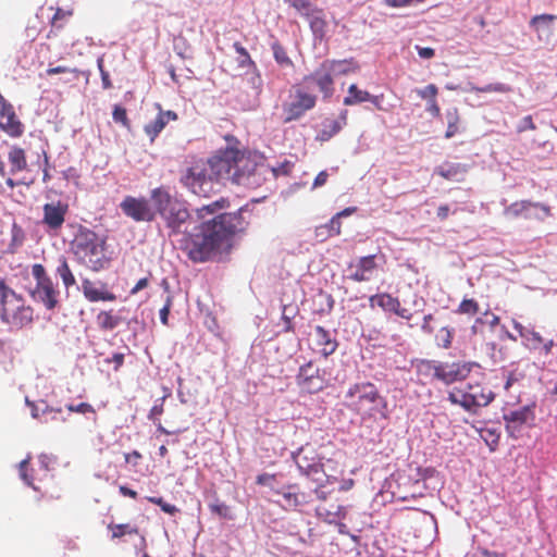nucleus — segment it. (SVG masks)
<instances>
[{"instance_id":"1","label":"nucleus","mask_w":557,"mask_h":557,"mask_svg":"<svg viewBox=\"0 0 557 557\" xmlns=\"http://www.w3.org/2000/svg\"><path fill=\"white\" fill-rule=\"evenodd\" d=\"M150 201L154 220L160 219L169 236L183 235L181 249L197 263L228 253L234 236L245 232L249 224L246 208L219 213L228 205L226 199L220 198L193 210L183 195L168 185L152 188Z\"/></svg>"},{"instance_id":"2","label":"nucleus","mask_w":557,"mask_h":557,"mask_svg":"<svg viewBox=\"0 0 557 557\" xmlns=\"http://www.w3.org/2000/svg\"><path fill=\"white\" fill-rule=\"evenodd\" d=\"M292 165L290 161L285 160L273 166L258 152L244 156L238 149L227 148L182 171L178 182L191 194L209 197L220 190L222 181L256 188L267 181L268 175L273 178L287 175Z\"/></svg>"},{"instance_id":"3","label":"nucleus","mask_w":557,"mask_h":557,"mask_svg":"<svg viewBox=\"0 0 557 557\" xmlns=\"http://www.w3.org/2000/svg\"><path fill=\"white\" fill-rule=\"evenodd\" d=\"M70 251L76 261L94 272L110 267L111 258L107 256L106 238L92 230L79 225L70 243Z\"/></svg>"},{"instance_id":"4","label":"nucleus","mask_w":557,"mask_h":557,"mask_svg":"<svg viewBox=\"0 0 557 557\" xmlns=\"http://www.w3.org/2000/svg\"><path fill=\"white\" fill-rule=\"evenodd\" d=\"M347 404L352 407L361 418H387L383 412L386 404L372 383H360L351 386L345 396Z\"/></svg>"},{"instance_id":"5","label":"nucleus","mask_w":557,"mask_h":557,"mask_svg":"<svg viewBox=\"0 0 557 557\" xmlns=\"http://www.w3.org/2000/svg\"><path fill=\"white\" fill-rule=\"evenodd\" d=\"M317 96L307 92L304 88H296L290 100L283 103L284 122L299 120L307 111L314 108Z\"/></svg>"},{"instance_id":"6","label":"nucleus","mask_w":557,"mask_h":557,"mask_svg":"<svg viewBox=\"0 0 557 557\" xmlns=\"http://www.w3.org/2000/svg\"><path fill=\"white\" fill-rule=\"evenodd\" d=\"M122 212L136 222H152L154 221V208L150 198L145 197L136 198L126 196L120 203Z\"/></svg>"},{"instance_id":"7","label":"nucleus","mask_w":557,"mask_h":557,"mask_svg":"<svg viewBox=\"0 0 557 557\" xmlns=\"http://www.w3.org/2000/svg\"><path fill=\"white\" fill-rule=\"evenodd\" d=\"M325 371L315 367L312 361L302 364L296 375L298 386L310 394L322 391L326 381L324 377Z\"/></svg>"},{"instance_id":"8","label":"nucleus","mask_w":557,"mask_h":557,"mask_svg":"<svg viewBox=\"0 0 557 557\" xmlns=\"http://www.w3.org/2000/svg\"><path fill=\"white\" fill-rule=\"evenodd\" d=\"M509 218H523L527 220L544 221L550 215V209L544 203L522 200L511 203L505 209Z\"/></svg>"},{"instance_id":"9","label":"nucleus","mask_w":557,"mask_h":557,"mask_svg":"<svg viewBox=\"0 0 557 557\" xmlns=\"http://www.w3.org/2000/svg\"><path fill=\"white\" fill-rule=\"evenodd\" d=\"M473 368H480L476 362H440V371L436 372V380L446 385L465 380Z\"/></svg>"},{"instance_id":"10","label":"nucleus","mask_w":557,"mask_h":557,"mask_svg":"<svg viewBox=\"0 0 557 557\" xmlns=\"http://www.w3.org/2000/svg\"><path fill=\"white\" fill-rule=\"evenodd\" d=\"M313 83L317 85L320 92L323 95V99H330L334 94V76L330 72L325 63L322 62L320 65L309 75L302 78V84L308 88Z\"/></svg>"},{"instance_id":"11","label":"nucleus","mask_w":557,"mask_h":557,"mask_svg":"<svg viewBox=\"0 0 557 557\" xmlns=\"http://www.w3.org/2000/svg\"><path fill=\"white\" fill-rule=\"evenodd\" d=\"M473 428L476 430L479 435L488 446L491 451H495L500 434H502V423L499 420H476V424H473Z\"/></svg>"},{"instance_id":"12","label":"nucleus","mask_w":557,"mask_h":557,"mask_svg":"<svg viewBox=\"0 0 557 557\" xmlns=\"http://www.w3.org/2000/svg\"><path fill=\"white\" fill-rule=\"evenodd\" d=\"M24 306L23 299L0 280V319L2 322Z\"/></svg>"},{"instance_id":"13","label":"nucleus","mask_w":557,"mask_h":557,"mask_svg":"<svg viewBox=\"0 0 557 557\" xmlns=\"http://www.w3.org/2000/svg\"><path fill=\"white\" fill-rule=\"evenodd\" d=\"M317 516L327 523H337L346 517V507L337 498L330 497L329 502H321L315 507Z\"/></svg>"},{"instance_id":"14","label":"nucleus","mask_w":557,"mask_h":557,"mask_svg":"<svg viewBox=\"0 0 557 557\" xmlns=\"http://www.w3.org/2000/svg\"><path fill=\"white\" fill-rule=\"evenodd\" d=\"M370 302L371 306L376 304L384 311L395 313L403 319L410 320L412 318V313L408 309L400 306L398 298L393 297L387 293L371 296Z\"/></svg>"},{"instance_id":"15","label":"nucleus","mask_w":557,"mask_h":557,"mask_svg":"<svg viewBox=\"0 0 557 557\" xmlns=\"http://www.w3.org/2000/svg\"><path fill=\"white\" fill-rule=\"evenodd\" d=\"M67 209V205L62 203L61 201H58L57 203H46L42 208V223L50 230H59L65 221Z\"/></svg>"},{"instance_id":"16","label":"nucleus","mask_w":557,"mask_h":557,"mask_svg":"<svg viewBox=\"0 0 557 557\" xmlns=\"http://www.w3.org/2000/svg\"><path fill=\"white\" fill-rule=\"evenodd\" d=\"M58 290H55L51 281L37 284L32 292V296L36 301L41 302L48 310H53L58 305Z\"/></svg>"},{"instance_id":"17","label":"nucleus","mask_w":557,"mask_h":557,"mask_svg":"<svg viewBox=\"0 0 557 557\" xmlns=\"http://www.w3.org/2000/svg\"><path fill=\"white\" fill-rule=\"evenodd\" d=\"M177 120L176 112L172 110L163 111L159 110L157 116L147 123L144 127L145 133L149 136L150 141H153L158 135L164 129L170 121Z\"/></svg>"},{"instance_id":"18","label":"nucleus","mask_w":557,"mask_h":557,"mask_svg":"<svg viewBox=\"0 0 557 557\" xmlns=\"http://www.w3.org/2000/svg\"><path fill=\"white\" fill-rule=\"evenodd\" d=\"M556 20L557 16L552 14L535 15L530 21V27L537 34L541 41H548Z\"/></svg>"},{"instance_id":"19","label":"nucleus","mask_w":557,"mask_h":557,"mask_svg":"<svg viewBox=\"0 0 557 557\" xmlns=\"http://www.w3.org/2000/svg\"><path fill=\"white\" fill-rule=\"evenodd\" d=\"M0 127L12 137L23 134L24 126L16 119L12 104L0 110Z\"/></svg>"},{"instance_id":"20","label":"nucleus","mask_w":557,"mask_h":557,"mask_svg":"<svg viewBox=\"0 0 557 557\" xmlns=\"http://www.w3.org/2000/svg\"><path fill=\"white\" fill-rule=\"evenodd\" d=\"M355 268L356 270L349 275V278L355 282L369 281L371 278L372 272L376 268L375 256L370 255L361 257Z\"/></svg>"},{"instance_id":"21","label":"nucleus","mask_w":557,"mask_h":557,"mask_svg":"<svg viewBox=\"0 0 557 557\" xmlns=\"http://www.w3.org/2000/svg\"><path fill=\"white\" fill-rule=\"evenodd\" d=\"M468 166L459 162H444L435 169V173L446 180L460 182L465 177Z\"/></svg>"},{"instance_id":"22","label":"nucleus","mask_w":557,"mask_h":557,"mask_svg":"<svg viewBox=\"0 0 557 557\" xmlns=\"http://www.w3.org/2000/svg\"><path fill=\"white\" fill-rule=\"evenodd\" d=\"M81 288H82L84 296L89 301H92V302L100 301V300L113 301L116 299V296L113 293L96 288L94 283L91 281H89L88 278H84L82 281Z\"/></svg>"},{"instance_id":"23","label":"nucleus","mask_w":557,"mask_h":557,"mask_svg":"<svg viewBox=\"0 0 557 557\" xmlns=\"http://www.w3.org/2000/svg\"><path fill=\"white\" fill-rule=\"evenodd\" d=\"M323 62L334 77L347 75L359 70L358 63L352 58L344 60L326 59Z\"/></svg>"},{"instance_id":"24","label":"nucleus","mask_w":557,"mask_h":557,"mask_svg":"<svg viewBox=\"0 0 557 557\" xmlns=\"http://www.w3.org/2000/svg\"><path fill=\"white\" fill-rule=\"evenodd\" d=\"M411 364L419 376L436 380V372L440 371V362L428 359H413Z\"/></svg>"},{"instance_id":"25","label":"nucleus","mask_w":557,"mask_h":557,"mask_svg":"<svg viewBox=\"0 0 557 557\" xmlns=\"http://www.w3.org/2000/svg\"><path fill=\"white\" fill-rule=\"evenodd\" d=\"M25 403L30 409V416L32 418H40V416L44 414H50V413H64V410L62 407H52L47 404L46 400L39 399L37 401H30L28 397H25Z\"/></svg>"},{"instance_id":"26","label":"nucleus","mask_w":557,"mask_h":557,"mask_svg":"<svg viewBox=\"0 0 557 557\" xmlns=\"http://www.w3.org/2000/svg\"><path fill=\"white\" fill-rule=\"evenodd\" d=\"M33 321V310L23 306L16 312L11 314L3 323L9 324L12 329H22Z\"/></svg>"},{"instance_id":"27","label":"nucleus","mask_w":557,"mask_h":557,"mask_svg":"<svg viewBox=\"0 0 557 557\" xmlns=\"http://www.w3.org/2000/svg\"><path fill=\"white\" fill-rule=\"evenodd\" d=\"M348 95L344 98L343 103L345 106H355L361 102L368 101L371 98V94L366 90L359 89L356 84L348 87Z\"/></svg>"},{"instance_id":"28","label":"nucleus","mask_w":557,"mask_h":557,"mask_svg":"<svg viewBox=\"0 0 557 557\" xmlns=\"http://www.w3.org/2000/svg\"><path fill=\"white\" fill-rule=\"evenodd\" d=\"M445 120L447 123L445 138L450 139L459 132L458 124L460 119L457 108L447 109L445 111Z\"/></svg>"},{"instance_id":"29","label":"nucleus","mask_w":557,"mask_h":557,"mask_svg":"<svg viewBox=\"0 0 557 557\" xmlns=\"http://www.w3.org/2000/svg\"><path fill=\"white\" fill-rule=\"evenodd\" d=\"M271 49H272L273 58H274L275 62L281 67H293L294 66V63H293L292 59L287 55L285 48L277 40H273L271 42Z\"/></svg>"},{"instance_id":"30","label":"nucleus","mask_w":557,"mask_h":557,"mask_svg":"<svg viewBox=\"0 0 557 557\" xmlns=\"http://www.w3.org/2000/svg\"><path fill=\"white\" fill-rule=\"evenodd\" d=\"M9 161L11 163V172L15 173L26 169V159L24 150L18 147L11 148L9 152Z\"/></svg>"},{"instance_id":"31","label":"nucleus","mask_w":557,"mask_h":557,"mask_svg":"<svg viewBox=\"0 0 557 557\" xmlns=\"http://www.w3.org/2000/svg\"><path fill=\"white\" fill-rule=\"evenodd\" d=\"M57 274L61 277L64 286L70 288L76 284L75 277L70 269V265L64 257L59 259V264L55 270Z\"/></svg>"},{"instance_id":"32","label":"nucleus","mask_w":557,"mask_h":557,"mask_svg":"<svg viewBox=\"0 0 557 557\" xmlns=\"http://www.w3.org/2000/svg\"><path fill=\"white\" fill-rule=\"evenodd\" d=\"M299 309L295 305H284L282 310V321L284 322L283 332H295L293 319L298 314Z\"/></svg>"},{"instance_id":"33","label":"nucleus","mask_w":557,"mask_h":557,"mask_svg":"<svg viewBox=\"0 0 557 557\" xmlns=\"http://www.w3.org/2000/svg\"><path fill=\"white\" fill-rule=\"evenodd\" d=\"M320 13L319 10H315L308 16L310 28L315 38H322L325 34L326 23Z\"/></svg>"},{"instance_id":"34","label":"nucleus","mask_w":557,"mask_h":557,"mask_svg":"<svg viewBox=\"0 0 557 557\" xmlns=\"http://www.w3.org/2000/svg\"><path fill=\"white\" fill-rule=\"evenodd\" d=\"M98 325L103 330H114L121 323V318L110 312L101 311L97 317Z\"/></svg>"},{"instance_id":"35","label":"nucleus","mask_w":557,"mask_h":557,"mask_svg":"<svg viewBox=\"0 0 557 557\" xmlns=\"http://www.w3.org/2000/svg\"><path fill=\"white\" fill-rule=\"evenodd\" d=\"M282 495H283L285 505L288 508H296V507L301 506L307 503L304 494H299L296 491H292L290 487L288 488V491L284 492Z\"/></svg>"},{"instance_id":"36","label":"nucleus","mask_w":557,"mask_h":557,"mask_svg":"<svg viewBox=\"0 0 557 557\" xmlns=\"http://www.w3.org/2000/svg\"><path fill=\"white\" fill-rule=\"evenodd\" d=\"M48 76L57 75V74H66L69 77H65L63 81L65 83H70L78 77V71L76 69H70L66 66H49L46 71Z\"/></svg>"},{"instance_id":"37","label":"nucleus","mask_w":557,"mask_h":557,"mask_svg":"<svg viewBox=\"0 0 557 557\" xmlns=\"http://www.w3.org/2000/svg\"><path fill=\"white\" fill-rule=\"evenodd\" d=\"M209 509L213 515H216L220 518L228 520L234 518L231 507L225 503L220 502L219 499H216L214 503H211L209 505Z\"/></svg>"},{"instance_id":"38","label":"nucleus","mask_w":557,"mask_h":557,"mask_svg":"<svg viewBox=\"0 0 557 557\" xmlns=\"http://www.w3.org/2000/svg\"><path fill=\"white\" fill-rule=\"evenodd\" d=\"M234 48L238 54V64L240 67H256V63L252 61L245 47L238 42H235Z\"/></svg>"},{"instance_id":"39","label":"nucleus","mask_w":557,"mask_h":557,"mask_svg":"<svg viewBox=\"0 0 557 557\" xmlns=\"http://www.w3.org/2000/svg\"><path fill=\"white\" fill-rule=\"evenodd\" d=\"M290 7L295 8L302 15L308 17L311 13H313L317 9L313 8L310 0H285Z\"/></svg>"},{"instance_id":"40","label":"nucleus","mask_w":557,"mask_h":557,"mask_svg":"<svg viewBox=\"0 0 557 557\" xmlns=\"http://www.w3.org/2000/svg\"><path fill=\"white\" fill-rule=\"evenodd\" d=\"M455 330L443 326L436 335V342L440 347L449 348L454 338Z\"/></svg>"},{"instance_id":"41","label":"nucleus","mask_w":557,"mask_h":557,"mask_svg":"<svg viewBox=\"0 0 557 557\" xmlns=\"http://www.w3.org/2000/svg\"><path fill=\"white\" fill-rule=\"evenodd\" d=\"M109 529L112 531V539H120L126 534H137L138 530L131 524H110Z\"/></svg>"},{"instance_id":"42","label":"nucleus","mask_w":557,"mask_h":557,"mask_svg":"<svg viewBox=\"0 0 557 557\" xmlns=\"http://www.w3.org/2000/svg\"><path fill=\"white\" fill-rule=\"evenodd\" d=\"M315 336H317V344L319 346L324 345H332V343H336V339L332 337L330 331L325 330L321 325H317L314 327Z\"/></svg>"},{"instance_id":"43","label":"nucleus","mask_w":557,"mask_h":557,"mask_svg":"<svg viewBox=\"0 0 557 557\" xmlns=\"http://www.w3.org/2000/svg\"><path fill=\"white\" fill-rule=\"evenodd\" d=\"M146 499L149 503H152V504L159 506L161 508V510L165 513L175 515L176 512L180 511V509L175 505L164 502V499L162 497L148 496V497H146Z\"/></svg>"},{"instance_id":"44","label":"nucleus","mask_w":557,"mask_h":557,"mask_svg":"<svg viewBox=\"0 0 557 557\" xmlns=\"http://www.w3.org/2000/svg\"><path fill=\"white\" fill-rule=\"evenodd\" d=\"M64 410V413L72 414V413H79V414H86L88 412H94L92 407L87 403H79L78 405L74 406L72 404H65L64 407H62Z\"/></svg>"},{"instance_id":"45","label":"nucleus","mask_w":557,"mask_h":557,"mask_svg":"<svg viewBox=\"0 0 557 557\" xmlns=\"http://www.w3.org/2000/svg\"><path fill=\"white\" fill-rule=\"evenodd\" d=\"M108 449H110L113 455L122 454L124 456L125 462L131 463L133 467H136L143 457L138 450H133L132 453H122L120 449H115L114 445Z\"/></svg>"},{"instance_id":"46","label":"nucleus","mask_w":557,"mask_h":557,"mask_svg":"<svg viewBox=\"0 0 557 557\" xmlns=\"http://www.w3.org/2000/svg\"><path fill=\"white\" fill-rule=\"evenodd\" d=\"M348 111L343 110L336 120L330 122V136L337 134L347 124Z\"/></svg>"},{"instance_id":"47","label":"nucleus","mask_w":557,"mask_h":557,"mask_svg":"<svg viewBox=\"0 0 557 557\" xmlns=\"http://www.w3.org/2000/svg\"><path fill=\"white\" fill-rule=\"evenodd\" d=\"M341 220L335 214L327 223L322 225V230H326V236H336L341 234Z\"/></svg>"},{"instance_id":"48","label":"nucleus","mask_w":557,"mask_h":557,"mask_svg":"<svg viewBox=\"0 0 557 557\" xmlns=\"http://www.w3.org/2000/svg\"><path fill=\"white\" fill-rule=\"evenodd\" d=\"M478 310L479 305L474 299H463L458 307L460 313L475 314Z\"/></svg>"},{"instance_id":"49","label":"nucleus","mask_w":557,"mask_h":557,"mask_svg":"<svg viewBox=\"0 0 557 557\" xmlns=\"http://www.w3.org/2000/svg\"><path fill=\"white\" fill-rule=\"evenodd\" d=\"M476 394H463L461 405L463 408H466L469 412L475 413V409L479 407L476 406Z\"/></svg>"},{"instance_id":"50","label":"nucleus","mask_w":557,"mask_h":557,"mask_svg":"<svg viewBox=\"0 0 557 557\" xmlns=\"http://www.w3.org/2000/svg\"><path fill=\"white\" fill-rule=\"evenodd\" d=\"M426 0H384V3L392 8H404L424 3Z\"/></svg>"},{"instance_id":"51","label":"nucleus","mask_w":557,"mask_h":557,"mask_svg":"<svg viewBox=\"0 0 557 557\" xmlns=\"http://www.w3.org/2000/svg\"><path fill=\"white\" fill-rule=\"evenodd\" d=\"M32 274L36 278L37 284L45 283V281H51V278L47 275L44 265L41 264H34Z\"/></svg>"},{"instance_id":"52","label":"nucleus","mask_w":557,"mask_h":557,"mask_svg":"<svg viewBox=\"0 0 557 557\" xmlns=\"http://www.w3.org/2000/svg\"><path fill=\"white\" fill-rule=\"evenodd\" d=\"M437 91L438 89L434 84H429L424 88L419 89L418 95L422 99H428L430 101L431 99H435Z\"/></svg>"},{"instance_id":"53","label":"nucleus","mask_w":557,"mask_h":557,"mask_svg":"<svg viewBox=\"0 0 557 557\" xmlns=\"http://www.w3.org/2000/svg\"><path fill=\"white\" fill-rule=\"evenodd\" d=\"M172 307V299L168 296L164 306L160 309L159 317L162 324L166 325L169 321V314Z\"/></svg>"},{"instance_id":"54","label":"nucleus","mask_w":557,"mask_h":557,"mask_svg":"<svg viewBox=\"0 0 557 557\" xmlns=\"http://www.w3.org/2000/svg\"><path fill=\"white\" fill-rule=\"evenodd\" d=\"M508 90H509V87L503 83L488 84L484 87L479 88V91H481V92H491V91L506 92Z\"/></svg>"},{"instance_id":"55","label":"nucleus","mask_w":557,"mask_h":557,"mask_svg":"<svg viewBox=\"0 0 557 557\" xmlns=\"http://www.w3.org/2000/svg\"><path fill=\"white\" fill-rule=\"evenodd\" d=\"M536 126L535 124L533 123V120H532V116L531 115H527L524 116L520 122L519 124L517 125V131L518 133H522V132H525L528 129H535Z\"/></svg>"},{"instance_id":"56","label":"nucleus","mask_w":557,"mask_h":557,"mask_svg":"<svg viewBox=\"0 0 557 557\" xmlns=\"http://www.w3.org/2000/svg\"><path fill=\"white\" fill-rule=\"evenodd\" d=\"M125 355L123 352H114L112 357L104 359L106 363H114V371H119L124 363Z\"/></svg>"},{"instance_id":"57","label":"nucleus","mask_w":557,"mask_h":557,"mask_svg":"<svg viewBox=\"0 0 557 557\" xmlns=\"http://www.w3.org/2000/svg\"><path fill=\"white\" fill-rule=\"evenodd\" d=\"M112 116L116 123L126 124L127 122L126 110L122 107L115 106L112 112Z\"/></svg>"},{"instance_id":"58","label":"nucleus","mask_w":557,"mask_h":557,"mask_svg":"<svg viewBox=\"0 0 557 557\" xmlns=\"http://www.w3.org/2000/svg\"><path fill=\"white\" fill-rule=\"evenodd\" d=\"M414 49L417 50L418 55L424 60L432 59L435 55V50L431 47H421L417 45Z\"/></svg>"},{"instance_id":"59","label":"nucleus","mask_w":557,"mask_h":557,"mask_svg":"<svg viewBox=\"0 0 557 557\" xmlns=\"http://www.w3.org/2000/svg\"><path fill=\"white\" fill-rule=\"evenodd\" d=\"M205 325L206 327L211 332L213 333L214 335H219V324H218V321L216 319L211 315V314H208L205 319Z\"/></svg>"},{"instance_id":"60","label":"nucleus","mask_w":557,"mask_h":557,"mask_svg":"<svg viewBox=\"0 0 557 557\" xmlns=\"http://www.w3.org/2000/svg\"><path fill=\"white\" fill-rule=\"evenodd\" d=\"M329 178V173L326 170L321 171L314 178L312 188H319L325 185L326 181Z\"/></svg>"},{"instance_id":"61","label":"nucleus","mask_w":557,"mask_h":557,"mask_svg":"<svg viewBox=\"0 0 557 557\" xmlns=\"http://www.w3.org/2000/svg\"><path fill=\"white\" fill-rule=\"evenodd\" d=\"M275 480L274 474L261 473L257 476V484L259 485H270Z\"/></svg>"},{"instance_id":"62","label":"nucleus","mask_w":557,"mask_h":557,"mask_svg":"<svg viewBox=\"0 0 557 557\" xmlns=\"http://www.w3.org/2000/svg\"><path fill=\"white\" fill-rule=\"evenodd\" d=\"M426 111L432 114L434 117H438L441 115L440 107L435 99H431L428 103Z\"/></svg>"},{"instance_id":"63","label":"nucleus","mask_w":557,"mask_h":557,"mask_svg":"<svg viewBox=\"0 0 557 557\" xmlns=\"http://www.w3.org/2000/svg\"><path fill=\"white\" fill-rule=\"evenodd\" d=\"M314 493L317 495V498L319 499V503L329 502L330 497H332L331 493L324 490V486H319L318 488H315Z\"/></svg>"},{"instance_id":"64","label":"nucleus","mask_w":557,"mask_h":557,"mask_svg":"<svg viewBox=\"0 0 557 557\" xmlns=\"http://www.w3.org/2000/svg\"><path fill=\"white\" fill-rule=\"evenodd\" d=\"M433 315L432 314H426L424 315L423 318V323L421 325V330L425 333V334H432L433 333V327L430 325V322L433 320Z\"/></svg>"}]
</instances>
